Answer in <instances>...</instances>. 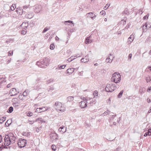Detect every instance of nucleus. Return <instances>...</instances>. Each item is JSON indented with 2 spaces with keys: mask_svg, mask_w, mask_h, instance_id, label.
<instances>
[{
  "mask_svg": "<svg viewBox=\"0 0 151 151\" xmlns=\"http://www.w3.org/2000/svg\"><path fill=\"white\" fill-rule=\"evenodd\" d=\"M104 14H105V11H101L100 12V14L101 15H103Z\"/></svg>",
  "mask_w": 151,
  "mask_h": 151,
  "instance_id": "nucleus-53",
  "label": "nucleus"
},
{
  "mask_svg": "<svg viewBox=\"0 0 151 151\" xmlns=\"http://www.w3.org/2000/svg\"><path fill=\"white\" fill-rule=\"evenodd\" d=\"M64 23L65 24H68V25H70V24H73V21L70 20L65 21L64 22ZM73 26H74V25H73Z\"/></svg>",
  "mask_w": 151,
  "mask_h": 151,
  "instance_id": "nucleus-25",
  "label": "nucleus"
},
{
  "mask_svg": "<svg viewBox=\"0 0 151 151\" xmlns=\"http://www.w3.org/2000/svg\"><path fill=\"white\" fill-rule=\"evenodd\" d=\"M65 110V108L63 105L62 107H60V109L58 111H60L61 112H63Z\"/></svg>",
  "mask_w": 151,
  "mask_h": 151,
  "instance_id": "nucleus-24",
  "label": "nucleus"
},
{
  "mask_svg": "<svg viewBox=\"0 0 151 151\" xmlns=\"http://www.w3.org/2000/svg\"><path fill=\"white\" fill-rule=\"evenodd\" d=\"M12 85V84L11 83H9L8 84L7 86H6V87L7 88H9Z\"/></svg>",
  "mask_w": 151,
  "mask_h": 151,
  "instance_id": "nucleus-60",
  "label": "nucleus"
},
{
  "mask_svg": "<svg viewBox=\"0 0 151 151\" xmlns=\"http://www.w3.org/2000/svg\"><path fill=\"white\" fill-rule=\"evenodd\" d=\"M27 32V31L26 30V29H23L21 31V33L22 35H25L26 34Z\"/></svg>",
  "mask_w": 151,
  "mask_h": 151,
  "instance_id": "nucleus-40",
  "label": "nucleus"
},
{
  "mask_svg": "<svg viewBox=\"0 0 151 151\" xmlns=\"http://www.w3.org/2000/svg\"><path fill=\"white\" fill-rule=\"evenodd\" d=\"M58 131L61 134H63L66 132V128L64 126H62L59 128Z\"/></svg>",
  "mask_w": 151,
  "mask_h": 151,
  "instance_id": "nucleus-12",
  "label": "nucleus"
},
{
  "mask_svg": "<svg viewBox=\"0 0 151 151\" xmlns=\"http://www.w3.org/2000/svg\"><path fill=\"white\" fill-rule=\"evenodd\" d=\"M77 58V57L76 56H71L70 58H69L68 60L67 61L69 62H70L73 60H74L75 59H76Z\"/></svg>",
  "mask_w": 151,
  "mask_h": 151,
  "instance_id": "nucleus-23",
  "label": "nucleus"
},
{
  "mask_svg": "<svg viewBox=\"0 0 151 151\" xmlns=\"http://www.w3.org/2000/svg\"><path fill=\"white\" fill-rule=\"evenodd\" d=\"M29 122L30 124H32L34 123V122H35V121H29Z\"/></svg>",
  "mask_w": 151,
  "mask_h": 151,
  "instance_id": "nucleus-57",
  "label": "nucleus"
},
{
  "mask_svg": "<svg viewBox=\"0 0 151 151\" xmlns=\"http://www.w3.org/2000/svg\"><path fill=\"white\" fill-rule=\"evenodd\" d=\"M88 103L87 101H81L79 103V106L81 107V108H84L87 106V103Z\"/></svg>",
  "mask_w": 151,
  "mask_h": 151,
  "instance_id": "nucleus-9",
  "label": "nucleus"
},
{
  "mask_svg": "<svg viewBox=\"0 0 151 151\" xmlns=\"http://www.w3.org/2000/svg\"><path fill=\"white\" fill-rule=\"evenodd\" d=\"M121 22L123 23V24H125L126 23V22L124 20H122Z\"/></svg>",
  "mask_w": 151,
  "mask_h": 151,
  "instance_id": "nucleus-59",
  "label": "nucleus"
},
{
  "mask_svg": "<svg viewBox=\"0 0 151 151\" xmlns=\"http://www.w3.org/2000/svg\"><path fill=\"white\" fill-rule=\"evenodd\" d=\"M26 143V140L24 139H19L17 142L18 145L21 148L25 146Z\"/></svg>",
  "mask_w": 151,
  "mask_h": 151,
  "instance_id": "nucleus-5",
  "label": "nucleus"
},
{
  "mask_svg": "<svg viewBox=\"0 0 151 151\" xmlns=\"http://www.w3.org/2000/svg\"><path fill=\"white\" fill-rule=\"evenodd\" d=\"M50 29V27H45L44 29L43 30L42 32L43 33H45V32H46L48 30H49Z\"/></svg>",
  "mask_w": 151,
  "mask_h": 151,
  "instance_id": "nucleus-41",
  "label": "nucleus"
},
{
  "mask_svg": "<svg viewBox=\"0 0 151 151\" xmlns=\"http://www.w3.org/2000/svg\"><path fill=\"white\" fill-rule=\"evenodd\" d=\"M7 147H6V146H4L3 145H2L1 147H0V149H1V150L2 149H3V148H6V149H7Z\"/></svg>",
  "mask_w": 151,
  "mask_h": 151,
  "instance_id": "nucleus-54",
  "label": "nucleus"
},
{
  "mask_svg": "<svg viewBox=\"0 0 151 151\" xmlns=\"http://www.w3.org/2000/svg\"><path fill=\"white\" fill-rule=\"evenodd\" d=\"M109 112V111L108 110H107V111H105L104 113L102 114L101 115L104 116L107 115V114H108Z\"/></svg>",
  "mask_w": 151,
  "mask_h": 151,
  "instance_id": "nucleus-47",
  "label": "nucleus"
},
{
  "mask_svg": "<svg viewBox=\"0 0 151 151\" xmlns=\"http://www.w3.org/2000/svg\"><path fill=\"white\" fill-rule=\"evenodd\" d=\"M29 7L28 6H25L23 7V9H22L23 10H24L26 12V9H27Z\"/></svg>",
  "mask_w": 151,
  "mask_h": 151,
  "instance_id": "nucleus-50",
  "label": "nucleus"
},
{
  "mask_svg": "<svg viewBox=\"0 0 151 151\" xmlns=\"http://www.w3.org/2000/svg\"><path fill=\"white\" fill-rule=\"evenodd\" d=\"M22 95H19V99L22 100H24V99L22 98Z\"/></svg>",
  "mask_w": 151,
  "mask_h": 151,
  "instance_id": "nucleus-52",
  "label": "nucleus"
},
{
  "mask_svg": "<svg viewBox=\"0 0 151 151\" xmlns=\"http://www.w3.org/2000/svg\"><path fill=\"white\" fill-rule=\"evenodd\" d=\"M41 88V84H38L36 87H35L34 89L38 90Z\"/></svg>",
  "mask_w": 151,
  "mask_h": 151,
  "instance_id": "nucleus-31",
  "label": "nucleus"
},
{
  "mask_svg": "<svg viewBox=\"0 0 151 151\" xmlns=\"http://www.w3.org/2000/svg\"><path fill=\"white\" fill-rule=\"evenodd\" d=\"M123 93V90H122L120 91L119 93L118 94V98H120Z\"/></svg>",
  "mask_w": 151,
  "mask_h": 151,
  "instance_id": "nucleus-36",
  "label": "nucleus"
},
{
  "mask_svg": "<svg viewBox=\"0 0 151 151\" xmlns=\"http://www.w3.org/2000/svg\"><path fill=\"white\" fill-rule=\"evenodd\" d=\"M19 93V92L17 91L16 88H12L10 90L9 92V94H10L11 96H13L17 95Z\"/></svg>",
  "mask_w": 151,
  "mask_h": 151,
  "instance_id": "nucleus-7",
  "label": "nucleus"
},
{
  "mask_svg": "<svg viewBox=\"0 0 151 151\" xmlns=\"http://www.w3.org/2000/svg\"><path fill=\"white\" fill-rule=\"evenodd\" d=\"M34 14L32 12H29L25 15V17L27 18L31 19L33 17Z\"/></svg>",
  "mask_w": 151,
  "mask_h": 151,
  "instance_id": "nucleus-16",
  "label": "nucleus"
},
{
  "mask_svg": "<svg viewBox=\"0 0 151 151\" xmlns=\"http://www.w3.org/2000/svg\"><path fill=\"white\" fill-rule=\"evenodd\" d=\"M145 80L147 83L151 81V77L148 76L146 77Z\"/></svg>",
  "mask_w": 151,
  "mask_h": 151,
  "instance_id": "nucleus-33",
  "label": "nucleus"
},
{
  "mask_svg": "<svg viewBox=\"0 0 151 151\" xmlns=\"http://www.w3.org/2000/svg\"><path fill=\"white\" fill-rule=\"evenodd\" d=\"M121 80V76L119 73H115L113 74L111 78V81L116 83H119Z\"/></svg>",
  "mask_w": 151,
  "mask_h": 151,
  "instance_id": "nucleus-2",
  "label": "nucleus"
},
{
  "mask_svg": "<svg viewBox=\"0 0 151 151\" xmlns=\"http://www.w3.org/2000/svg\"><path fill=\"white\" fill-rule=\"evenodd\" d=\"M138 13L140 14H141L143 13V12L142 11V10L141 9H139Z\"/></svg>",
  "mask_w": 151,
  "mask_h": 151,
  "instance_id": "nucleus-55",
  "label": "nucleus"
},
{
  "mask_svg": "<svg viewBox=\"0 0 151 151\" xmlns=\"http://www.w3.org/2000/svg\"><path fill=\"white\" fill-rule=\"evenodd\" d=\"M61 103L59 102H56L55 105V109L58 111V110L60 109V107H62V106L63 105Z\"/></svg>",
  "mask_w": 151,
  "mask_h": 151,
  "instance_id": "nucleus-10",
  "label": "nucleus"
},
{
  "mask_svg": "<svg viewBox=\"0 0 151 151\" xmlns=\"http://www.w3.org/2000/svg\"><path fill=\"white\" fill-rule=\"evenodd\" d=\"M145 26L146 29H149L150 28L151 26L148 23H146L145 25H144L143 26V28H144Z\"/></svg>",
  "mask_w": 151,
  "mask_h": 151,
  "instance_id": "nucleus-26",
  "label": "nucleus"
},
{
  "mask_svg": "<svg viewBox=\"0 0 151 151\" xmlns=\"http://www.w3.org/2000/svg\"><path fill=\"white\" fill-rule=\"evenodd\" d=\"M93 12H90L86 14V16L87 17H90L91 18V17H92L93 14Z\"/></svg>",
  "mask_w": 151,
  "mask_h": 151,
  "instance_id": "nucleus-34",
  "label": "nucleus"
},
{
  "mask_svg": "<svg viewBox=\"0 0 151 151\" xmlns=\"http://www.w3.org/2000/svg\"><path fill=\"white\" fill-rule=\"evenodd\" d=\"M16 11L17 14L20 15H22L23 13H25V11L20 7L17 8Z\"/></svg>",
  "mask_w": 151,
  "mask_h": 151,
  "instance_id": "nucleus-11",
  "label": "nucleus"
},
{
  "mask_svg": "<svg viewBox=\"0 0 151 151\" xmlns=\"http://www.w3.org/2000/svg\"><path fill=\"white\" fill-rule=\"evenodd\" d=\"M147 102L149 103H150V102H151V100L149 98H148L147 99Z\"/></svg>",
  "mask_w": 151,
  "mask_h": 151,
  "instance_id": "nucleus-64",
  "label": "nucleus"
},
{
  "mask_svg": "<svg viewBox=\"0 0 151 151\" xmlns=\"http://www.w3.org/2000/svg\"><path fill=\"white\" fill-rule=\"evenodd\" d=\"M151 135V129H148L147 132H146L144 136L145 137L147 135Z\"/></svg>",
  "mask_w": 151,
  "mask_h": 151,
  "instance_id": "nucleus-27",
  "label": "nucleus"
},
{
  "mask_svg": "<svg viewBox=\"0 0 151 151\" xmlns=\"http://www.w3.org/2000/svg\"><path fill=\"white\" fill-rule=\"evenodd\" d=\"M91 36H89V37H87L86 38V40H85V43L86 44H89V43H91L92 42L91 40Z\"/></svg>",
  "mask_w": 151,
  "mask_h": 151,
  "instance_id": "nucleus-18",
  "label": "nucleus"
},
{
  "mask_svg": "<svg viewBox=\"0 0 151 151\" xmlns=\"http://www.w3.org/2000/svg\"><path fill=\"white\" fill-rule=\"evenodd\" d=\"M16 8V5L15 4H13L10 7L12 11L14 10Z\"/></svg>",
  "mask_w": 151,
  "mask_h": 151,
  "instance_id": "nucleus-37",
  "label": "nucleus"
},
{
  "mask_svg": "<svg viewBox=\"0 0 151 151\" xmlns=\"http://www.w3.org/2000/svg\"><path fill=\"white\" fill-rule=\"evenodd\" d=\"M65 67L66 65H63L61 66H60V65H58V68L59 69H61L64 68Z\"/></svg>",
  "mask_w": 151,
  "mask_h": 151,
  "instance_id": "nucleus-39",
  "label": "nucleus"
},
{
  "mask_svg": "<svg viewBox=\"0 0 151 151\" xmlns=\"http://www.w3.org/2000/svg\"><path fill=\"white\" fill-rule=\"evenodd\" d=\"M116 88L115 84H107L105 87V90L107 92H111L114 91Z\"/></svg>",
  "mask_w": 151,
  "mask_h": 151,
  "instance_id": "nucleus-3",
  "label": "nucleus"
},
{
  "mask_svg": "<svg viewBox=\"0 0 151 151\" xmlns=\"http://www.w3.org/2000/svg\"><path fill=\"white\" fill-rule=\"evenodd\" d=\"M34 9L35 12L36 13H39L41 10L42 6L39 4H36L35 6Z\"/></svg>",
  "mask_w": 151,
  "mask_h": 151,
  "instance_id": "nucleus-8",
  "label": "nucleus"
},
{
  "mask_svg": "<svg viewBox=\"0 0 151 151\" xmlns=\"http://www.w3.org/2000/svg\"><path fill=\"white\" fill-rule=\"evenodd\" d=\"M52 81L53 80L52 79H50V80H49L47 81V83H50V82H52Z\"/></svg>",
  "mask_w": 151,
  "mask_h": 151,
  "instance_id": "nucleus-56",
  "label": "nucleus"
},
{
  "mask_svg": "<svg viewBox=\"0 0 151 151\" xmlns=\"http://www.w3.org/2000/svg\"><path fill=\"white\" fill-rule=\"evenodd\" d=\"M54 89L53 86H50L48 88V91H51Z\"/></svg>",
  "mask_w": 151,
  "mask_h": 151,
  "instance_id": "nucleus-38",
  "label": "nucleus"
},
{
  "mask_svg": "<svg viewBox=\"0 0 151 151\" xmlns=\"http://www.w3.org/2000/svg\"><path fill=\"white\" fill-rule=\"evenodd\" d=\"M39 129L38 127H37L36 128L35 131L37 132H38L39 131Z\"/></svg>",
  "mask_w": 151,
  "mask_h": 151,
  "instance_id": "nucleus-63",
  "label": "nucleus"
},
{
  "mask_svg": "<svg viewBox=\"0 0 151 151\" xmlns=\"http://www.w3.org/2000/svg\"><path fill=\"white\" fill-rule=\"evenodd\" d=\"M30 91L28 89H26L22 94L24 97L27 96L29 94Z\"/></svg>",
  "mask_w": 151,
  "mask_h": 151,
  "instance_id": "nucleus-19",
  "label": "nucleus"
},
{
  "mask_svg": "<svg viewBox=\"0 0 151 151\" xmlns=\"http://www.w3.org/2000/svg\"><path fill=\"white\" fill-rule=\"evenodd\" d=\"M111 54H110L109 57L106 59V62L107 63H111L112 61L114 58L112 57V59H111V58L109 57L110 56H111Z\"/></svg>",
  "mask_w": 151,
  "mask_h": 151,
  "instance_id": "nucleus-20",
  "label": "nucleus"
},
{
  "mask_svg": "<svg viewBox=\"0 0 151 151\" xmlns=\"http://www.w3.org/2000/svg\"><path fill=\"white\" fill-rule=\"evenodd\" d=\"M74 99V97L72 96H70L68 97L67 98V101H73Z\"/></svg>",
  "mask_w": 151,
  "mask_h": 151,
  "instance_id": "nucleus-29",
  "label": "nucleus"
},
{
  "mask_svg": "<svg viewBox=\"0 0 151 151\" xmlns=\"http://www.w3.org/2000/svg\"><path fill=\"white\" fill-rule=\"evenodd\" d=\"M81 99L83 100V101H85L86 102V101H88L87 98H85L84 97L81 96Z\"/></svg>",
  "mask_w": 151,
  "mask_h": 151,
  "instance_id": "nucleus-42",
  "label": "nucleus"
},
{
  "mask_svg": "<svg viewBox=\"0 0 151 151\" xmlns=\"http://www.w3.org/2000/svg\"><path fill=\"white\" fill-rule=\"evenodd\" d=\"M13 110V108L12 106H10L7 111V112L9 113H11L12 112Z\"/></svg>",
  "mask_w": 151,
  "mask_h": 151,
  "instance_id": "nucleus-35",
  "label": "nucleus"
},
{
  "mask_svg": "<svg viewBox=\"0 0 151 151\" xmlns=\"http://www.w3.org/2000/svg\"><path fill=\"white\" fill-rule=\"evenodd\" d=\"M81 61V62L86 63L88 62L89 61L88 57L86 56L85 58H82Z\"/></svg>",
  "mask_w": 151,
  "mask_h": 151,
  "instance_id": "nucleus-21",
  "label": "nucleus"
},
{
  "mask_svg": "<svg viewBox=\"0 0 151 151\" xmlns=\"http://www.w3.org/2000/svg\"><path fill=\"white\" fill-rule=\"evenodd\" d=\"M6 82V80L3 78H0V88Z\"/></svg>",
  "mask_w": 151,
  "mask_h": 151,
  "instance_id": "nucleus-22",
  "label": "nucleus"
},
{
  "mask_svg": "<svg viewBox=\"0 0 151 151\" xmlns=\"http://www.w3.org/2000/svg\"><path fill=\"white\" fill-rule=\"evenodd\" d=\"M8 135L11 138V141L13 142V143H14L16 138L15 136L12 133H9Z\"/></svg>",
  "mask_w": 151,
  "mask_h": 151,
  "instance_id": "nucleus-14",
  "label": "nucleus"
},
{
  "mask_svg": "<svg viewBox=\"0 0 151 151\" xmlns=\"http://www.w3.org/2000/svg\"><path fill=\"white\" fill-rule=\"evenodd\" d=\"M51 147H52V149L53 151H55L56 150V147L55 145H52Z\"/></svg>",
  "mask_w": 151,
  "mask_h": 151,
  "instance_id": "nucleus-45",
  "label": "nucleus"
},
{
  "mask_svg": "<svg viewBox=\"0 0 151 151\" xmlns=\"http://www.w3.org/2000/svg\"><path fill=\"white\" fill-rule=\"evenodd\" d=\"M49 59L45 58L43 60L37 62L36 65L40 68H46V67L49 65Z\"/></svg>",
  "mask_w": 151,
  "mask_h": 151,
  "instance_id": "nucleus-1",
  "label": "nucleus"
},
{
  "mask_svg": "<svg viewBox=\"0 0 151 151\" xmlns=\"http://www.w3.org/2000/svg\"><path fill=\"white\" fill-rule=\"evenodd\" d=\"M55 46L53 44L50 45V48L51 50H53Z\"/></svg>",
  "mask_w": 151,
  "mask_h": 151,
  "instance_id": "nucleus-48",
  "label": "nucleus"
},
{
  "mask_svg": "<svg viewBox=\"0 0 151 151\" xmlns=\"http://www.w3.org/2000/svg\"><path fill=\"white\" fill-rule=\"evenodd\" d=\"M4 140V145L6 146H8L12 143H13V142L11 140V138L9 137L8 134L5 135Z\"/></svg>",
  "mask_w": 151,
  "mask_h": 151,
  "instance_id": "nucleus-4",
  "label": "nucleus"
},
{
  "mask_svg": "<svg viewBox=\"0 0 151 151\" xmlns=\"http://www.w3.org/2000/svg\"><path fill=\"white\" fill-rule=\"evenodd\" d=\"M11 122H10V120H8L5 123V126L6 127H8L9 126V125L11 124Z\"/></svg>",
  "mask_w": 151,
  "mask_h": 151,
  "instance_id": "nucleus-32",
  "label": "nucleus"
},
{
  "mask_svg": "<svg viewBox=\"0 0 151 151\" xmlns=\"http://www.w3.org/2000/svg\"><path fill=\"white\" fill-rule=\"evenodd\" d=\"M38 121H39L41 123H45V122L41 118H37L35 121V122H36Z\"/></svg>",
  "mask_w": 151,
  "mask_h": 151,
  "instance_id": "nucleus-28",
  "label": "nucleus"
},
{
  "mask_svg": "<svg viewBox=\"0 0 151 151\" xmlns=\"http://www.w3.org/2000/svg\"><path fill=\"white\" fill-rule=\"evenodd\" d=\"M108 5V4H106V6L104 7V10H106V9L108 8L110 6V4H109V5Z\"/></svg>",
  "mask_w": 151,
  "mask_h": 151,
  "instance_id": "nucleus-49",
  "label": "nucleus"
},
{
  "mask_svg": "<svg viewBox=\"0 0 151 151\" xmlns=\"http://www.w3.org/2000/svg\"><path fill=\"white\" fill-rule=\"evenodd\" d=\"M120 148L118 147L116 150H114L113 151H118L119 150H120Z\"/></svg>",
  "mask_w": 151,
  "mask_h": 151,
  "instance_id": "nucleus-62",
  "label": "nucleus"
},
{
  "mask_svg": "<svg viewBox=\"0 0 151 151\" xmlns=\"http://www.w3.org/2000/svg\"><path fill=\"white\" fill-rule=\"evenodd\" d=\"M96 102L95 101H93V100H92L91 101H90V102L89 103V104H91L92 103H93V104H95Z\"/></svg>",
  "mask_w": 151,
  "mask_h": 151,
  "instance_id": "nucleus-58",
  "label": "nucleus"
},
{
  "mask_svg": "<svg viewBox=\"0 0 151 151\" xmlns=\"http://www.w3.org/2000/svg\"><path fill=\"white\" fill-rule=\"evenodd\" d=\"M41 78L40 77H37V78L35 79V81L37 83H38L41 80Z\"/></svg>",
  "mask_w": 151,
  "mask_h": 151,
  "instance_id": "nucleus-44",
  "label": "nucleus"
},
{
  "mask_svg": "<svg viewBox=\"0 0 151 151\" xmlns=\"http://www.w3.org/2000/svg\"><path fill=\"white\" fill-rule=\"evenodd\" d=\"M13 54V52L12 51V53H10V52H9L8 56L12 55Z\"/></svg>",
  "mask_w": 151,
  "mask_h": 151,
  "instance_id": "nucleus-61",
  "label": "nucleus"
},
{
  "mask_svg": "<svg viewBox=\"0 0 151 151\" xmlns=\"http://www.w3.org/2000/svg\"><path fill=\"white\" fill-rule=\"evenodd\" d=\"M134 37L135 36L134 35L132 34L130 35L128 39V42H129H129L130 43H131L132 42L134 39Z\"/></svg>",
  "mask_w": 151,
  "mask_h": 151,
  "instance_id": "nucleus-17",
  "label": "nucleus"
},
{
  "mask_svg": "<svg viewBox=\"0 0 151 151\" xmlns=\"http://www.w3.org/2000/svg\"><path fill=\"white\" fill-rule=\"evenodd\" d=\"M33 115V113L31 112H29L27 113V115L28 116H31Z\"/></svg>",
  "mask_w": 151,
  "mask_h": 151,
  "instance_id": "nucleus-43",
  "label": "nucleus"
},
{
  "mask_svg": "<svg viewBox=\"0 0 151 151\" xmlns=\"http://www.w3.org/2000/svg\"><path fill=\"white\" fill-rule=\"evenodd\" d=\"M28 26V22H23L20 25V27H22L23 29H26Z\"/></svg>",
  "mask_w": 151,
  "mask_h": 151,
  "instance_id": "nucleus-13",
  "label": "nucleus"
},
{
  "mask_svg": "<svg viewBox=\"0 0 151 151\" xmlns=\"http://www.w3.org/2000/svg\"><path fill=\"white\" fill-rule=\"evenodd\" d=\"M98 92L96 91H94L93 94L95 97H96V96H98Z\"/></svg>",
  "mask_w": 151,
  "mask_h": 151,
  "instance_id": "nucleus-51",
  "label": "nucleus"
},
{
  "mask_svg": "<svg viewBox=\"0 0 151 151\" xmlns=\"http://www.w3.org/2000/svg\"><path fill=\"white\" fill-rule=\"evenodd\" d=\"M132 54L131 53H130L129 55V56H128V60L129 61H131V59L132 57Z\"/></svg>",
  "mask_w": 151,
  "mask_h": 151,
  "instance_id": "nucleus-46",
  "label": "nucleus"
},
{
  "mask_svg": "<svg viewBox=\"0 0 151 151\" xmlns=\"http://www.w3.org/2000/svg\"><path fill=\"white\" fill-rule=\"evenodd\" d=\"M74 71V69L73 68H69L66 71L65 73L70 75Z\"/></svg>",
  "mask_w": 151,
  "mask_h": 151,
  "instance_id": "nucleus-15",
  "label": "nucleus"
},
{
  "mask_svg": "<svg viewBox=\"0 0 151 151\" xmlns=\"http://www.w3.org/2000/svg\"><path fill=\"white\" fill-rule=\"evenodd\" d=\"M49 109H50V107H43L41 108H37L35 112L38 113H40L46 111L48 110Z\"/></svg>",
  "mask_w": 151,
  "mask_h": 151,
  "instance_id": "nucleus-6",
  "label": "nucleus"
},
{
  "mask_svg": "<svg viewBox=\"0 0 151 151\" xmlns=\"http://www.w3.org/2000/svg\"><path fill=\"white\" fill-rule=\"evenodd\" d=\"M6 118L5 116L1 117L0 119V124L2 123L6 120Z\"/></svg>",
  "mask_w": 151,
  "mask_h": 151,
  "instance_id": "nucleus-30",
  "label": "nucleus"
}]
</instances>
